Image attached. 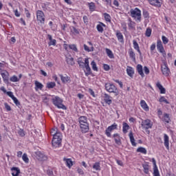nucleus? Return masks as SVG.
Instances as JSON below:
<instances>
[{
    "label": "nucleus",
    "instance_id": "1",
    "mask_svg": "<svg viewBox=\"0 0 176 176\" xmlns=\"http://www.w3.org/2000/svg\"><path fill=\"white\" fill-rule=\"evenodd\" d=\"M77 63L80 67L84 70L85 76H89L93 73L91 72V68H90L89 58H85L84 60L80 57L77 59Z\"/></svg>",
    "mask_w": 176,
    "mask_h": 176
},
{
    "label": "nucleus",
    "instance_id": "2",
    "mask_svg": "<svg viewBox=\"0 0 176 176\" xmlns=\"http://www.w3.org/2000/svg\"><path fill=\"white\" fill-rule=\"evenodd\" d=\"M78 122L80 124V128L82 133H88L89 128V121L87 120V117L86 116H80L78 118Z\"/></svg>",
    "mask_w": 176,
    "mask_h": 176
},
{
    "label": "nucleus",
    "instance_id": "3",
    "mask_svg": "<svg viewBox=\"0 0 176 176\" xmlns=\"http://www.w3.org/2000/svg\"><path fill=\"white\" fill-rule=\"evenodd\" d=\"M63 141V134L61 132H57L55 135L53 136L52 146L54 148H60L61 146V142Z\"/></svg>",
    "mask_w": 176,
    "mask_h": 176
},
{
    "label": "nucleus",
    "instance_id": "4",
    "mask_svg": "<svg viewBox=\"0 0 176 176\" xmlns=\"http://www.w3.org/2000/svg\"><path fill=\"white\" fill-rule=\"evenodd\" d=\"M142 129L145 130L146 134H151L149 129L153 127V122L150 119L143 120L141 123Z\"/></svg>",
    "mask_w": 176,
    "mask_h": 176
},
{
    "label": "nucleus",
    "instance_id": "5",
    "mask_svg": "<svg viewBox=\"0 0 176 176\" xmlns=\"http://www.w3.org/2000/svg\"><path fill=\"white\" fill-rule=\"evenodd\" d=\"M52 102L55 107L58 108V109H67V107L63 104V99L58 96H54L52 98Z\"/></svg>",
    "mask_w": 176,
    "mask_h": 176
},
{
    "label": "nucleus",
    "instance_id": "6",
    "mask_svg": "<svg viewBox=\"0 0 176 176\" xmlns=\"http://www.w3.org/2000/svg\"><path fill=\"white\" fill-rule=\"evenodd\" d=\"M131 16L133 19H135L138 23H141V10L138 8L131 10Z\"/></svg>",
    "mask_w": 176,
    "mask_h": 176
},
{
    "label": "nucleus",
    "instance_id": "7",
    "mask_svg": "<svg viewBox=\"0 0 176 176\" xmlns=\"http://www.w3.org/2000/svg\"><path fill=\"white\" fill-rule=\"evenodd\" d=\"M105 89L109 93H114V94H118V88L116 86H115V85L111 82L105 83Z\"/></svg>",
    "mask_w": 176,
    "mask_h": 176
},
{
    "label": "nucleus",
    "instance_id": "8",
    "mask_svg": "<svg viewBox=\"0 0 176 176\" xmlns=\"http://www.w3.org/2000/svg\"><path fill=\"white\" fill-rule=\"evenodd\" d=\"M36 20L40 24H45V13L42 10L36 11Z\"/></svg>",
    "mask_w": 176,
    "mask_h": 176
},
{
    "label": "nucleus",
    "instance_id": "9",
    "mask_svg": "<svg viewBox=\"0 0 176 176\" xmlns=\"http://www.w3.org/2000/svg\"><path fill=\"white\" fill-rule=\"evenodd\" d=\"M113 130H118V124L115 122L112 125L108 126L105 130V135H107V137H109V138H111V133H112Z\"/></svg>",
    "mask_w": 176,
    "mask_h": 176
},
{
    "label": "nucleus",
    "instance_id": "10",
    "mask_svg": "<svg viewBox=\"0 0 176 176\" xmlns=\"http://www.w3.org/2000/svg\"><path fill=\"white\" fill-rule=\"evenodd\" d=\"M157 50L162 54L163 57H166L167 54H166V50H164V47L161 40H157Z\"/></svg>",
    "mask_w": 176,
    "mask_h": 176
},
{
    "label": "nucleus",
    "instance_id": "11",
    "mask_svg": "<svg viewBox=\"0 0 176 176\" xmlns=\"http://www.w3.org/2000/svg\"><path fill=\"white\" fill-rule=\"evenodd\" d=\"M36 157L40 162H44L45 160H47V155H45V153H41V151L36 152Z\"/></svg>",
    "mask_w": 176,
    "mask_h": 176
},
{
    "label": "nucleus",
    "instance_id": "12",
    "mask_svg": "<svg viewBox=\"0 0 176 176\" xmlns=\"http://www.w3.org/2000/svg\"><path fill=\"white\" fill-rule=\"evenodd\" d=\"M60 80L65 84L71 83V78L67 75L63 76V74L59 75Z\"/></svg>",
    "mask_w": 176,
    "mask_h": 176
},
{
    "label": "nucleus",
    "instance_id": "13",
    "mask_svg": "<svg viewBox=\"0 0 176 176\" xmlns=\"http://www.w3.org/2000/svg\"><path fill=\"white\" fill-rule=\"evenodd\" d=\"M162 72L164 76H168L170 75V69L167 67V65L162 66Z\"/></svg>",
    "mask_w": 176,
    "mask_h": 176
},
{
    "label": "nucleus",
    "instance_id": "14",
    "mask_svg": "<svg viewBox=\"0 0 176 176\" xmlns=\"http://www.w3.org/2000/svg\"><path fill=\"white\" fill-rule=\"evenodd\" d=\"M116 35L117 36L118 41L120 42V43H124V37L120 31L117 30L116 32Z\"/></svg>",
    "mask_w": 176,
    "mask_h": 176
},
{
    "label": "nucleus",
    "instance_id": "15",
    "mask_svg": "<svg viewBox=\"0 0 176 176\" xmlns=\"http://www.w3.org/2000/svg\"><path fill=\"white\" fill-rule=\"evenodd\" d=\"M63 162H65V163L67 167H68V168H71V167H72L74 166V162H72V160L71 158L64 157Z\"/></svg>",
    "mask_w": 176,
    "mask_h": 176
},
{
    "label": "nucleus",
    "instance_id": "16",
    "mask_svg": "<svg viewBox=\"0 0 176 176\" xmlns=\"http://www.w3.org/2000/svg\"><path fill=\"white\" fill-rule=\"evenodd\" d=\"M104 27L105 28L107 25L102 22H99V24L96 25V29L100 34H102L104 32Z\"/></svg>",
    "mask_w": 176,
    "mask_h": 176
},
{
    "label": "nucleus",
    "instance_id": "17",
    "mask_svg": "<svg viewBox=\"0 0 176 176\" xmlns=\"http://www.w3.org/2000/svg\"><path fill=\"white\" fill-rule=\"evenodd\" d=\"M47 38L50 41V42L48 43L49 46H56V44L57 43V41H56V39H53V37L52 36V35L48 34Z\"/></svg>",
    "mask_w": 176,
    "mask_h": 176
},
{
    "label": "nucleus",
    "instance_id": "18",
    "mask_svg": "<svg viewBox=\"0 0 176 176\" xmlns=\"http://www.w3.org/2000/svg\"><path fill=\"white\" fill-rule=\"evenodd\" d=\"M150 5L153 6H157V8H160L162 6V3L160 0H148Z\"/></svg>",
    "mask_w": 176,
    "mask_h": 176
},
{
    "label": "nucleus",
    "instance_id": "19",
    "mask_svg": "<svg viewBox=\"0 0 176 176\" xmlns=\"http://www.w3.org/2000/svg\"><path fill=\"white\" fill-rule=\"evenodd\" d=\"M140 106L144 109V111H146V112H148L149 111V106H148V104H146V102L145 100H142L140 101Z\"/></svg>",
    "mask_w": 176,
    "mask_h": 176
},
{
    "label": "nucleus",
    "instance_id": "20",
    "mask_svg": "<svg viewBox=\"0 0 176 176\" xmlns=\"http://www.w3.org/2000/svg\"><path fill=\"white\" fill-rule=\"evenodd\" d=\"M129 137L132 146H137V143L135 142V139H134V135H133V132L129 133Z\"/></svg>",
    "mask_w": 176,
    "mask_h": 176
},
{
    "label": "nucleus",
    "instance_id": "21",
    "mask_svg": "<svg viewBox=\"0 0 176 176\" xmlns=\"http://www.w3.org/2000/svg\"><path fill=\"white\" fill-rule=\"evenodd\" d=\"M34 85H35L34 89L36 91H38V90H42V89H43V85L39 81H35Z\"/></svg>",
    "mask_w": 176,
    "mask_h": 176
},
{
    "label": "nucleus",
    "instance_id": "22",
    "mask_svg": "<svg viewBox=\"0 0 176 176\" xmlns=\"http://www.w3.org/2000/svg\"><path fill=\"white\" fill-rule=\"evenodd\" d=\"M133 48L135 49V50H137L140 56H142V54L141 53V50H140V45H138V43H137V41L133 40Z\"/></svg>",
    "mask_w": 176,
    "mask_h": 176
},
{
    "label": "nucleus",
    "instance_id": "23",
    "mask_svg": "<svg viewBox=\"0 0 176 176\" xmlns=\"http://www.w3.org/2000/svg\"><path fill=\"white\" fill-rule=\"evenodd\" d=\"M11 171L12 176H19V174H20V169L17 167H12Z\"/></svg>",
    "mask_w": 176,
    "mask_h": 176
},
{
    "label": "nucleus",
    "instance_id": "24",
    "mask_svg": "<svg viewBox=\"0 0 176 176\" xmlns=\"http://www.w3.org/2000/svg\"><path fill=\"white\" fill-rule=\"evenodd\" d=\"M113 137L115 142H116V144H117V145H120L122 144L120 142V136L119 135L118 133H114L113 135Z\"/></svg>",
    "mask_w": 176,
    "mask_h": 176
},
{
    "label": "nucleus",
    "instance_id": "25",
    "mask_svg": "<svg viewBox=\"0 0 176 176\" xmlns=\"http://www.w3.org/2000/svg\"><path fill=\"white\" fill-rule=\"evenodd\" d=\"M164 146L167 149H168L170 144H169V138L167 134L164 135Z\"/></svg>",
    "mask_w": 176,
    "mask_h": 176
},
{
    "label": "nucleus",
    "instance_id": "26",
    "mask_svg": "<svg viewBox=\"0 0 176 176\" xmlns=\"http://www.w3.org/2000/svg\"><path fill=\"white\" fill-rule=\"evenodd\" d=\"M136 68L139 75H140L142 78H144V76H145V74H144V71L142 70V65H138Z\"/></svg>",
    "mask_w": 176,
    "mask_h": 176
},
{
    "label": "nucleus",
    "instance_id": "27",
    "mask_svg": "<svg viewBox=\"0 0 176 176\" xmlns=\"http://www.w3.org/2000/svg\"><path fill=\"white\" fill-rule=\"evenodd\" d=\"M111 96L108 95L107 94H104V102L108 105H111L112 104V100L111 99Z\"/></svg>",
    "mask_w": 176,
    "mask_h": 176
},
{
    "label": "nucleus",
    "instance_id": "28",
    "mask_svg": "<svg viewBox=\"0 0 176 176\" xmlns=\"http://www.w3.org/2000/svg\"><path fill=\"white\" fill-rule=\"evenodd\" d=\"M126 74L130 76L131 78H133L134 75V69L131 67H127L126 68Z\"/></svg>",
    "mask_w": 176,
    "mask_h": 176
},
{
    "label": "nucleus",
    "instance_id": "29",
    "mask_svg": "<svg viewBox=\"0 0 176 176\" xmlns=\"http://www.w3.org/2000/svg\"><path fill=\"white\" fill-rule=\"evenodd\" d=\"M157 87L160 91L161 94H166V89L164 87H163V85H162V84H160V82L157 83Z\"/></svg>",
    "mask_w": 176,
    "mask_h": 176
},
{
    "label": "nucleus",
    "instance_id": "30",
    "mask_svg": "<svg viewBox=\"0 0 176 176\" xmlns=\"http://www.w3.org/2000/svg\"><path fill=\"white\" fill-rule=\"evenodd\" d=\"M105 51L109 58H115V56L113 55V52H112V50L108 48H106Z\"/></svg>",
    "mask_w": 176,
    "mask_h": 176
},
{
    "label": "nucleus",
    "instance_id": "31",
    "mask_svg": "<svg viewBox=\"0 0 176 176\" xmlns=\"http://www.w3.org/2000/svg\"><path fill=\"white\" fill-rule=\"evenodd\" d=\"M129 129H130V126H129V124L126 123V122H123L122 131L124 134H126V133H127V131L129 130Z\"/></svg>",
    "mask_w": 176,
    "mask_h": 176
},
{
    "label": "nucleus",
    "instance_id": "32",
    "mask_svg": "<svg viewBox=\"0 0 176 176\" xmlns=\"http://www.w3.org/2000/svg\"><path fill=\"white\" fill-rule=\"evenodd\" d=\"M94 170H96V171H100L101 170V166L100 162H96L93 165Z\"/></svg>",
    "mask_w": 176,
    "mask_h": 176
},
{
    "label": "nucleus",
    "instance_id": "33",
    "mask_svg": "<svg viewBox=\"0 0 176 176\" xmlns=\"http://www.w3.org/2000/svg\"><path fill=\"white\" fill-rule=\"evenodd\" d=\"M1 75L3 80H8V78H9V72H8L7 71H3L1 73Z\"/></svg>",
    "mask_w": 176,
    "mask_h": 176
},
{
    "label": "nucleus",
    "instance_id": "34",
    "mask_svg": "<svg viewBox=\"0 0 176 176\" xmlns=\"http://www.w3.org/2000/svg\"><path fill=\"white\" fill-rule=\"evenodd\" d=\"M137 152H138L140 153H143V155H146V153H148V151H146V148H145L144 147L138 148Z\"/></svg>",
    "mask_w": 176,
    "mask_h": 176
},
{
    "label": "nucleus",
    "instance_id": "35",
    "mask_svg": "<svg viewBox=\"0 0 176 176\" xmlns=\"http://www.w3.org/2000/svg\"><path fill=\"white\" fill-rule=\"evenodd\" d=\"M88 5L91 12L96 10V4L94 2L89 3Z\"/></svg>",
    "mask_w": 176,
    "mask_h": 176
},
{
    "label": "nucleus",
    "instance_id": "36",
    "mask_svg": "<svg viewBox=\"0 0 176 176\" xmlns=\"http://www.w3.org/2000/svg\"><path fill=\"white\" fill-rule=\"evenodd\" d=\"M22 160H23L25 163H30V159L28 158L27 153H23L22 155Z\"/></svg>",
    "mask_w": 176,
    "mask_h": 176
},
{
    "label": "nucleus",
    "instance_id": "37",
    "mask_svg": "<svg viewBox=\"0 0 176 176\" xmlns=\"http://www.w3.org/2000/svg\"><path fill=\"white\" fill-rule=\"evenodd\" d=\"M163 121L166 123H170V116L167 113L164 114Z\"/></svg>",
    "mask_w": 176,
    "mask_h": 176
},
{
    "label": "nucleus",
    "instance_id": "38",
    "mask_svg": "<svg viewBox=\"0 0 176 176\" xmlns=\"http://www.w3.org/2000/svg\"><path fill=\"white\" fill-rule=\"evenodd\" d=\"M84 50H85V52H94V47H91V49L89 47V46H87L86 44H84Z\"/></svg>",
    "mask_w": 176,
    "mask_h": 176
},
{
    "label": "nucleus",
    "instance_id": "39",
    "mask_svg": "<svg viewBox=\"0 0 176 176\" xmlns=\"http://www.w3.org/2000/svg\"><path fill=\"white\" fill-rule=\"evenodd\" d=\"M145 35L147 36V38H149L151 35H152V29H151V28H146Z\"/></svg>",
    "mask_w": 176,
    "mask_h": 176
},
{
    "label": "nucleus",
    "instance_id": "40",
    "mask_svg": "<svg viewBox=\"0 0 176 176\" xmlns=\"http://www.w3.org/2000/svg\"><path fill=\"white\" fill-rule=\"evenodd\" d=\"M104 17L105 21H107V23H111V15H109V14L105 12L104 14Z\"/></svg>",
    "mask_w": 176,
    "mask_h": 176
},
{
    "label": "nucleus",
    "instance_id": "41",
    "mask_svg": "<svg viewBox=\"0 0 176 176\" xmlns=\"http://www.w3.org/2000/svg\"><path fill=\"white\" fill-rule=\"evenodd\" d=\"M91 65L92 67L93 71H96V72L98 71V67H97V63L94 60L91 63Z\"/></svg>",
    "mask_w": 176,
    "mask_h": 176
},
{
    "label": "nucleus",
    "instance_id": "42",
    "mask_svg": "<svg viewBox=\"0 0 176 176\" xmlns=\"http://www.w3.org/2000/svg\"><path fill=\"white\" fill-rule=\"evenodd\" d=\"M142 167L144 168V173L145 174H149V165H148V164H143Z\"/></svg>",
    "mask_w": 176,
    "mask_h": 176
},
{
    "label": "nucleus",
    "instance_id": "43",
    "mask_svg": "<svg viewBox=\"0 0 176 176\" xmlns=\"http://www.w3.org/2000/svg\"><path fill=\"white\" fill-rule=\"evenodd\" d=\"M10 82H20V78L17 77L16 76H12L10 78Z\"/></svg>",
    "mask_w": 176,
    "mask_h": 176
},
{
    "label": "nucleus",
    "instance_id": "44",
    "mask_svg": "<svg viewBox=\"0 0 176 176\" xmlns=\"http://www.w3.org/2000/svg\"><path fill=\"white\" fill-rule=\"evenodd\" d=\"M47 89H53L54 87H56V82H50L47 83Z\"/></svg>",
    "mask_w": 176,
    "mask_h": 176
},
{
    "label": "nucleus",
    "instance_id": "45",
    "mask_svg": "<svg viewBox=\"0 0 176 176\" xmlns=\"http://www.w3.org/2000/svg\"><path fill=\"white\" fill-rule=\"evenodd\" d=\"M153 176H160V173L159 172L158 168H153Z\"/></svg>",
    "mask_w": 176,
    "mask_h": 176
},
{
    "label": "nucleus",
    "instance_id": "46",
    "mask_svg": "<svg viewBox=\"0 0 176 176\" xmlns=\"http://www.w3.org/2000/svg\"><path fill=\"white\" fill-rule=\"evenodd\" d=\"M69 49H71V50H73L74 52H76V53H78V47H76V45L75 44L69 45Z\"/></svg>",
    "mask_w": 176,
    "mask_h": 176
},
{
    "label": "nucleus",
    "instance_id": "47",
    "mask_svg": "<svg viewBox=\"0 0 176 176\" xmlns=\"http://www.w3.org/2000/svg\"><path fill=\"white\" fill-rule=\"evenodd\" d=\"M160 102H164L165 104H170L168 100L166 99L164 96H161L160 98L159 99Z\"/></svg>",
    "mask_w": 176,
    "mask_h": 176
},
{
    "label": "nucleus",
    "instance_id": "48",
    "mask_svg": "<svg viewBox=\"0 0 176 176\" xmlns=\"http://www.w3.org/2000/svg\"><path fill=\"white\" fill-rule=\"evenodd\" d=\"M128 25H129V30H134V28H135V23L133 21H130Z\"/></svg>",
    "mask_w": 176,
    "mask_h": 176
},
{
    "label": "nucleus",
    "instance_id": "49",
    "mask_svg": "<svg viewBox=\"0 0 176 176\" xmlns=\"http://www.w3.org/2000/svg\"><path fill=\"white\" fill-rule=\"evenodd\" d=\"M162 40L164 45H167V43H168V38L167 37H166V36H162Z\"/></svg>",
    "mask_w": 176,
    "mask_h": 176
},
{
    "label": "nucleus",
    "instance_id": "50",
    "mask_svg": "<svg viewBox=\"0 0 176 176\" xmlns=\"http://www.w3.org/2000/svg\"><path fill=\"white\" fill-rule=\"evenodd\" d=\"M57 133H60V131H58V130L56 128L52 129L51 130V134L52 135H53V137H54V135H56Z\"/></svg>",
    "mask_w": 176,
    "mask_h": 176
},
{
    "label": "nucleus",
    "instance_id": "51",
    "mask_svg": "<svg viewBox=\"0 0 176 176\" xmlns=\"http://www.w3.org/2000/svg\"><path fill=\"white\" fill-rule=\"evenodd\" d=\"M12 100L14 101V102L15 103V104L16 105V107H19L20 105V102L19 101V100L17 99V98H16L15 96H14Z\"/></svg>",
    "mask_w": 176,
    "mask_h": 176
},
{
    "label": "nucleus",
    "instance_id": "52",
    "mask_svg": "<svg viewBox=\"0 0 176 176\" xmlns=\"http://www.w3.org/2000/svg\"><path fill=\"white\" fill-rule=\"evenodd\" d=\"M129 56L131 57V58L135 60V53H134V51L133 50L129 51Z\"/></svg>",
    "mask_w": 176,
    "mask_h": 176
},
{
    "label": "nucleus",
    "instance_id": "53",
    "mask_svg": "<svg viewBox=\"0 0 176 176\" xmlns=\"http://www.w3.org/2000/svg\"><path fill=\"white\" fill-rule=\"evenodd\" d=\"M18 134H19V135H20V137H24V135H25V133L24 132V130H23V129H19L18 131Z\"/></svg>",
    "mask_w": 176,
    "mask_h": 176
},
{
    "label": "nucleus",
    "instance_id": "54",
    "mask_svg": "<svg viewBox=\"0 0 176 176\" xmlns=\"http://www.w3.org/2000/svg\"><path fill=\"white\" fill-rule=\"evenodd\" d=\"M4 106H5L6 111H12V107H10V105H9V104H8L7 102L4 103Z\"/></svg>",
    "mask_w": 176,
    "mask_h": 176
},
{
    "label": "nucleus",
    "instance_id": "55",
    "mask_svg": "<svg viewBox=\"0 0 176 176\" xmlns=\"http://www.w3.org/2000/svg\"><path fill=\"white\" fill-rule=\"evenodd\" d=\"M67 64H69L70 65H74V58H69L67 60Z\"/></svg>",
    "mask_w": 176,
    "mask_h": 176
},
{
    "label": "nucleus",
    "instance_id": "56",
    "mask_svg": "<svg viewBox=\"0 0 176 176\" xmlns=\"http://www.w3.org/2000/svg\"><path fill=\"white\" fill-rule=\"evenodd\" d=\"M121 27L123 28L124 31H127V24L125 22H122L121 23Z\"/></svg>",
    "mask_w": 176,
    "mask_h": 176
},
{
    "label": "nucleus",
    "instance_id": "57",
    "mask_svg": "<svg viewBox=\"0 0 176 176\" xmlns=\"http://www.w3.org/2000/svg\"><path fill=\"white\" fill-rule=\"evenodd\" d=\"M143 17L144 19H149V13H148V11L143 12Z\"/></svg>",
    "mask_w": 176,
    "mask_h": 176
},
{
    "label": "nucleus",
    "instance_id": "58",
    "mask_svg": "<svg viewBox=\"0 0 176 176\" xmlns=\"http://www.w3.org/2000/svg\"><path fill=\"white\" fill-rule=\"evenodd\" d=\"M77 172L78 173V174H79L80 175H85V172H84L83 170H82V168H78L77 169Z\"/></svg>",
    "mask_w": 176,
    "mask_h": 176
},
{
    "label": "nucleus",
    "instance_id": "59",
    "mask_svg": "<svg viewBox=\"0 0 176 176\" xmlns=\"http://www.w3.org/2000/svg\"><path fill=\"white\" fill-rule=\"evenodd\" d=\"M83 21H84L85 24L88 25L89 24V18L87 16H84Z\"/></svg>",
    "mask_w": 176,
    "mask_h": 176
},
{
    "label": "nucleus",
    "instance_id": "60",
    "mask_svg": "<svg viewBox=\"0 0 176 176\" xmlns=\"http://www.w3.org/2000/svg\"><path fill=\"white\" fill-rule=\"evenodd\" d=\"M25 14H26V17H28V19H30V17H31V14L30 13V11L27 10V8L25 9Z\"/></svg>",
    "mask_w": 176,
    "mask_h": 176
},
{
    "label": "nucleus",
    "instance_id": "61",
    "mask_svg": "<svg viewBox=\"0 0 176 176\" xmlns=\"http://www.w3.org/2000/svg\"><path fill=\"white\" fill-rule=\"evenodd\" d=\"M72 32H73V34H79V30H78L76 28L73 27L72 29Z\"/></svg>",
    "mask_w": 176,
    "mask_h": 176
},
{
    "label": "nucleus",
    "instance_id": "62",
    "mask_svg": "<svg viewBox=\"0 0 176 176\" xmlns=\"http://www.w3.org/2000/svg\"><path fill=\"white\" fill-rule=\"evenodd\" d=\"M7 96H8V97H10V98H14V95H13V92H12V91H8L7 92Z\"/></svg>",
    "mask_w": 176,
    "mask_h": 176
},
{
    "label": "nucleus",
    "instance_id": "63",
    "mask_svg": "<svg viewBox=\"0 0 176 176\" xmlns=\"http://www.w3.org/2000/svg\"><path fill=\"white\" fill-rule=\"evenodd\" d=\"M144 73L146 74V75H148V74H149V69L148 68V67L144 66Z\"/></svg>",
    "mask_w": 176,
    "mask_h": 176
},
{
    "label": "nucleus",
    "instance_id": "64",
    "mask_svg": "<svg viewBox=\"0 0 176 176\" xmlns=\"http://www.w3.org/2000/svg\"><path fill=\"white\" fill-rule=\"evenodd\" d=\"M103 68H104V71H109V69H110L109 65H108L107 64H104L103 65Z\"/></svg>",
    "mask_w": 176,
    "mask_h": 176
}]
</instances>
